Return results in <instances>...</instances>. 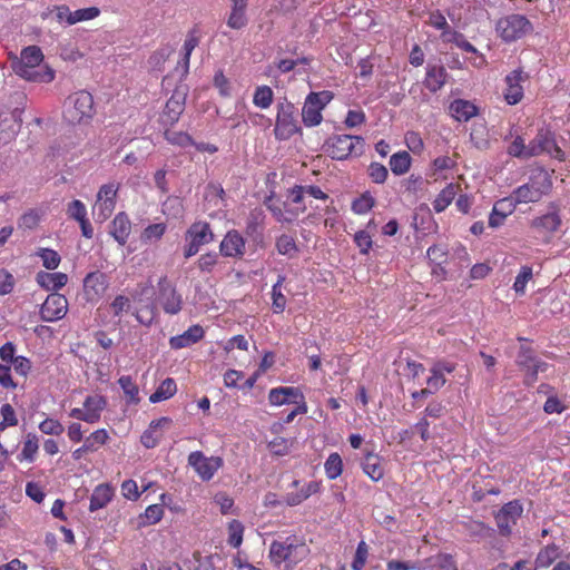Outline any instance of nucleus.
<instances>
[{
  "instance_id": "1",
  "label": "nucleus",
  "mask_w": 570,
  "mask_h": 570,
  "mask_svg": "<svg viewBox=\"0 0 570 570\" xmlns=\"http://www.w3.org/2000/svg\"><path fill=\"white\" fill-rule=\"evenodd\" d=\"M183 296L176 285L165 275L157 282L155 304H148L135 312L136 320L149 326L156 317V305H159L168 315H176L183 309Z\"/></svg>"
},
{
  "instance_id": "2",
  "label": "nucleus",
  "mask_w": 570,
  "mask_h": 570,
  "mask_svg": "<svg viewBox=\"0 0 570 570\" xmlns=\"http://www.w3.org/2000/svg\"><path fill=\"white\" fill-rule=\"evenodd\" d=\"M308 554V546L296 535L274 540L269 546L271 561L276 567H283V570H293Z\"/></svg>"
},
{
  "instance_id": "3",
  "label": "nucleus",
  "mask_w": 570,
  "mask_h": 570,
  "mask_svg": "<svg viewBox=\"0 0 570 570\" xmlns=\"http://www.w3.org/2000/svg\"><path fill=\"white\" fill-rule=\"evenodd\" d=\"M43 53L38 46H29L22 49L20 58L12 61V70L21 78L35 82H50L55 72L48 67H40Z\"/></svg>"
},
{
  "instance_id": "4",
  "label": "nucleus",
  "mask_w": 570,
  "mask_h": 570,
  "mask_svg": "<svg viewBox=\"0 0 570 570\" xmlns=\"http://www.w3.org/2000/svg\"><path fill=\"white\" fill-rule=\"evenodd\" d=\"M63 119L70 125L88 122L94 116V98L89 91L79 90L63 102Z\"/></svg>"
},
{
  "instance_id": "5",
  "label": "nucleus",
  "mask_w": 570,
  "mask_h": 570,
  "mask_svg": "<svg viewBox=\"0 0 570 570\" xmlns=\"http://www.w3.org/2000/svg\"><path fill=\"white\" fill-rule=\"evenodd\" d=\"M495 30L503 41L512 42L530 33L533 30V26L525 16L512 13L500 18Z\"/></svg>"
},
{
  "instance_id": "6",
  "label": "nucleus",
  "mask_w": 570,
  "mask_h": 570,
  "mask_svg": "<svg viewBox=\"0 0 570 570\" xmlns=\"http://www.w3.org/2000/svg\"><path fill=\"white\" fill-rule=\"evenodd\" d=\"M363 145L364 139L360 136L337 135L326 141L325 151L331 158L343 160L352 155H360Z\"/></svg>"
},
{
  "instance_id": "7",
  "label": "nucleus",
  "mask_w": 570,
  "mask_h": 570,
  "mask_svg": "<svg viewBox=\"0 0 570 570\" xmlns=\"http://www.w3.org/2000/svg\"><path fill=\"white\" fill-rule=\"evenodd\" d=\"M334 94L330 90L311 92L307 95L303 109V122L307 127H314L322 122V110L332 101Z\"/></svg>"
},
{
  "instance_id": "8",
  "label": "nucleus",
  "mask_w": 570,
  "mask_h": 570,
  "mask_svg": "<svg viewBox=\"0 0 570 570\" xmlns=\"http://www.w3.org/2000/svg\"><path fill=\"white\" fill-rule=\"evenodd\" d=\"M186 245L184 247V257L186 259L195 256L202 246L214 240V234L207 222L193 223L185 234Z\"/></svg>"
},
{
  "instance_id": "9",
  "label": "nucleus",
  "mask_w": 570,
  "mask_h": 570,
  "mask_svg": "<svg viewBox=\"0 0 570 570\" xmlns=\"http://www.w3.org/2000/svg\"><path fill=\"white\" fill-rule=\"evenodd\" d=\"M108 406V400L102 394H90L86 396L82 407H73L69 412V416L83 421L89 424L98 423L101 420L102 412Z\"/></svg>"
},
{
  "instance_id": "10",
  "label": "nucleus",
  "mask_w": 570,
  "mask_h": 570,
  "mask_svg": "<svg viewBox=\"0 0 570 570\" xmlns=\"http://www.w3.org/2000/svg\"><path fill=\"white\" fill-rule=\"evenodd\" d=\"M299 131L296 109L292 102H282L277 106V116L274 132L276 138L286 140Z\"/></svg>"
},
{
  "instance_id": "11",
  "label": "nucleus",
  "mask_w": 570,
  "mask_h": 570,
  "mask_svg": "<svg viewBox=\"0 0 570 570\" xmlns=\"http://www.w3.org/2000/svg\"><path fill=\"white\" fill-rule=\"evenodd\" d=\"M548 154L558 160H564V151L557 145L554 134L549 129H540L535 137L529 142V153L531 157L541 154Z\"/></svg>"
},
{
  "instance_id": "12",
  "label": "nucleus",
  "mask_w": 570,
  "mask_h": 570,
  "mask_svg": "<svg viewBox=\"0 0 570 570\" xmlns=\"http://www.w3.org/2000/svg\"><path fill=\"white\" fill-rule=\"evenodd\" d=\"M120 184L111 181L100 186L94 209L100 222L107 220L114 213L117 204V196Z\"/></svg>"
},
{
  "instance_id": "13",
  "label": "nucleus",
  "mask_w": 570,
  "mask_h": 570,
  "mask_svg": "<svg viewBox=\"0 0 570 570\" xmlns=\"http://www.w3.org/2000/svg\"><path fill=\"white\" fill-rule=\"evenodd\" d=\"M187 462L205 482L212 480L224 464L220 456H206L202 451L190 452Z\"/></svg>"
},
{
  "instance_id": "14",
  "label": "nucleus",
  "mask_w": 570,
  "mask_h": 570,
  "mask_svg": "<svg viewBox=\"0 0 570 570\" xmlns=\"http://www.w3.org/2000/svg\"><path fill=\"white\" fill-rule=\"evenodd\" d=\"M321 487L322 484L318 481L303 483L299 480H294L291 484L293 490L285 493L283 502L288 507L299 505L311 495L318 493L321 491Z\"/></svg>"
},
{
  "instance_id": "15",
  "label": "nucleus",
  "mask_w": 570,
  "mask_h": 570,
  "mask_svg": "<svg viewBox=\"0 0 570 570\" xmlns=\"http://www.w3.org/2000/svg\"><path fill=\"white\" fill-rule=\"evenodd\" d=\"M68 312V301L62 294L51 293L40 307V317L45 322L62 320Z\"/></svg>"
},
{
  "instance_id": "16",
  "label": "nucleus",
  "mask_w": 570,
  "mask_h": 570,
  "mask_svg": "<svg viewBox=\"0 0 570 570\" xmlns=\"http://www.w3.org/2000/svg\"><path fill=\"white\" fill-rule=\"evenodd\" d=\"M523 508L518 500L505 503L495 514V522L501 535H509L512 531V525L517 524L518 519L521 517Z\"/></svg>"
},
{
  "instance_id": "17",
  "label": "nucleus",
  "mask_w": 570,
  "mask_h": 570,
  "mask_svg": "<svg viewBox=\"0 0 570 570\" xmlns=\"http://www.w3.org/2000/svg\"><path fill=\"white\" fill-rule=\"evenodd\" d=\"M108 286L109 283L106 274L99 271L87 274L83 279V293L86 299L91 303H97L104 297Z\"/></svg>"
},
{
  "instance_id": "18",
  "label": "nucleus",
  "mask_w": 570,
  "mask_h": 570,
  "mask_svg": "<svg viewBox=\"0 0 570 570\" xmlns=\"http://www.w3.org/2000/svg\"><path fill=\"white\" fill-rule=\"evenodd\" d=\"M246 242L236 229L228 230L219 245V252L225 257L240 258L244 256Z\"/></svg>"
},
{
  "instance_id": "19",
  "label": "nucleus",
  "mask_w": 570,
  "mask_h": 570,
  "mask_svg": "<svg viewBox=\"0 0 570 570\" xmlns=\"http://www.w3.org/2000/svg\"><path fill=\"white\" fill-rule=\"evenodd\" d=\"M305 396L298 387L279 386L274 387L268 393V402L271 405L281 406L284 404H297V401Z\"/></svg>"
},
{
  "instance_id": "20",
  "label": "nucleus",
  "mask_w": 570,
  "mask_h": 570,
  "mask_svg": "<svg viewBox=\"0 0 570 570\" xmlns=\"http://www.w3.org/2000/svg\"><path fill=\"white\" fill-rule=\"evenodd\" d=\"M528 76L523 75L522 70H513L505 77L507 89L504 92V99L509 105H517L523 98V88L521 82L524 81Z\"/></svg>"
},
{
  "instance_id": "21",
  "label": "nucleus",
  "mask_w": 570,
  "mask_h": 570,
  "mask_svg": "<svg viewBox=\"0 0 570 570\" xmlns=\"http://www.w3.org/2000/svg\"><path fill=\"white\" fill-rule=\"evenodd\" d=\"M186 95L179 91H174L167 100L164 111L163 121L168 125H174L179 120L180 115L185 109Z\"/></svg>"
},
{
  "instance_id": "22",
  "label": "nucleus",
  "mask_w": 570,
  "mask_h": 570,
  "mask_svg": "<svg viewBox=\"0 0 570 570\" xmlns=\"http://www.w3.org/2000/svg\"><path fill=\"white\" fill-rule=\"evenodd\" d=\"M205 335L204 328L200 325H193L183 334L169 338V346L173 350H180L189 347L199 342Z\"/></svg>"
},
{
  "instance_id": "23",
  "label": "nucleus",
  "mask_w": 570,
  "mask_h": 570,
  "mask_svg": "<svg viewBox=\"0 0 570 570\" xmlns=\"http://www.w3.org/2000/svg\"><path fill=\"white\" fill-rule=\"evenodd\" d=\"M361 466L363 472L374 482L384 478L383 458L376 453L367 452L361 462Z\"/></svg>"
},
{
  "instance_id": "24",
  "label": "nucleus",
  "mask_w": 570,
  "mask_h": 570,
  "mask_svg": "<svg viewBox=\"0 0 570 570\" xmlns=\"http://www.w3.org/2000/svg\"><path fill=\"white\" fill-rule=\"evenodd\" d=\"M131 233V222L126 213H118L111 222L110 225V235L115 238V240L124 246Z\"/></svg>"
},
{
  "instance_id": "25",
  "label": "nucleus",
  "mask_w": 570,
  "mask_h": 570,
  "mask_svg": "<svg viewBox=\"0 0 570 570\" xmlns=\"http://www.w3.org/2000/svg\"><path fill=\"white\" fill-rule=\"evenodd\" d=\"M115 489L109 483L98 484L90 497L89 511L95 512L104 509L112 500Z\"/></svg>"
},
{
  "instance_id": "26",
  "label": "nucleus",
  "mask_w": 570,
  "mask_h": 570,
  "mask_svg": "<svg viewBox=\"0 0 570 570\" xmlns=\"http://www.w3.org/2000/svg\"><path fill=\"white\" fill-rule=\"evenodd\" d=\"M171 419L168 416H161L157 420H153L146 431L140 436V442L146 449H154L158 445L161 438L157 434V430L171 424Z\"/></svg>"
},
{
  "instance_id": "27",
  "label": "nucleus",
  "mask_w": 570,
  "mask_h": 570,
  "mask_svg": "<svg viewBox=\"0 0 570 570\" xmlns=\"http://www.w3.org/2000/svg\"><path fill=\"white\" fill-rule=\"evenodd\" d=\"M36 282L46 291H58L68 283V275L61 272L48 273L40 271L36 275Z\"/></svg>"
},
{
  "instance_id": "28",
  "label": "nucleus",
  "mask_w": 570,
  "mask_h": 570,
  "mask_svg": "<svg viewBox=\"0 0 570 570\" xmlns=\"http://www.w3.org/2000/svg\"><path fill=\"white\" fill-rule=\"evenodd\" d=\"M470 141L479 150L490 147L489 130L483 119H475L471 125Z\"/></svg>"
},
{
  "instance_id": "29",
  "label": "nucleus",
  "mask_w": 570,
  "mask_h": 570,
  "mask_svg": "<svg viewBox=\"0 0 570 570\" xmlns=\"http://www.w3.org/2000/svg\"><path fill=\"white\" fill-rule=\"evenodd\" d=\"M428 23L442 31L441 37L444 41H458L456 33L451 30L445 17L439 10L430 13ZM456 43L461 46L459 42Z\"/></svg>"
},
{
  "instance_id": "30",
  "label": "nucleus",
  "mask_w": 570,
  "mask_h": 570,
  "mask_svg": "<svg viewBox=\"0 0 570 570\" xmlns=\"http://www.w3.org/2000/svg\"><path fill=\"white\" fill-rule=\"evenodd\" d=\"M561 225V218L557 213H548L532 220L531 226L540 233H553Z\"/></svg>"
},
{
  "instance_id": "31",
  "label": "nucleus",
  "mask_w": 570,
  "mask_h": 570,
  "mask_svg": "<svg viewBox=\"0 0 570 570\" xmlns=\"http://www.w3.org/2000/svg\"><path fill=\"white\" fill-rule=\"evenodd\" d=\"M177 393L176 381L171 377L164 380L156 391L149 396L150 403H159L171 399Z\"/></svg>"
},
{
  "instance_id": "32",
  "label": "nucleus",
  "mask_w": 570,
  "mask_h": 570,
  "mask_svg": "<svg viewBox=\"0 0 570 570\" xmlns=\"http://www.w3.org/2000/svg\"><path fill=\"white\" fill-rule=\"evenodd\" d=\"M164 517V508L161 504H150L145 512L139 514L137 519V528H145L158 523Z\"/></svg>"
},
{
  "instance_id": "33",
  "label": "nucleus",
  "mask_w": 570,
  "mask_h": 570,
  "mask_svg": "<svg viewBox=\"0 0 570 570\" xmlns=\"http://www.w3.org/2000/svg\"><path fill=\"white\" fill-rule=\"evenodd\" d=\"M118 384L121 387L128 404L137 405L140 402L139 387L130 375L120 376L118 379Z\"/></svg>"
},
{
  "instance_id": "34",
  "label": "nucleus",
  "mask_w": 570,
  "mask_h": 570,
  "mask_svg": "<svg viewBox=\"0 0 570 570\" xmlns=\"http://www.w3.org/2000/svg\"><path fill=\"white\" fill-rule=\"evenodd\" d=\"M445 77L446 71L443 67L429 68L424 79V85L430 91L436 92L444 85Z\"/></svg>"
},
{
  "instance_id": "35",
  "label": "nucleus",
  "mask_w": 570,
  "mask_h": 570,
  "mask_svg": "<svg viewBox=\"0 0 570 570\" xmlns=\"http://www.w3.org/2000/svg\"><path fill=\"white\" fill-rule=\"evenodd\" d=\"M412 164L411 156L407 151H399L391 156L390 168L396 176L406 174Z\"/></svg>"
},
{
  "instance_id": "36",
  "label": "nucleus",
  "mask_w": 570,
  "mask_h": 570,
  "mask_svg": "<svg viewBox=\"0 0 570 570\" xmlns=\"http://www.w3.org/2000/svg\"><path fill=\"white\" fill-rule=\"evenodd\" d=\"M285 279L284 275H278L277 282L272 287V308L276 314L283 313L286 307L287 299L282 292V285Z\"/></svg>"
},
{
  "instance_id": "37",
  "label": "nucleus",
  "mask_w": 570,
  "mask_h": 570,
  "mask_svg": "<svg viewBox=\"0 0 570 570\" xmlns=\"http://www.w3.org/2000/svg\"><path fill=\"white\" fill-rule=\"evenodd\" d=\"M459 185L449 184L441 193L436 196L433 202V208L435 212H443L454 199Z\"/></svg>"
},
{
  "instance_id": "38",
  "label": "nucleus",
  "mask_w": 570,
  "mask_h": 570,
  "mask_svg": "<svg viewBox=\"0 0 570 570\" xmlns=\"http://www.w3.org/2000/svg\"><path fill=\"white\" fill-rule=\"evenodd\" d=\"M39 449V441L36 434L29 433L26 436V440L23 442L22 450L20 454L18 455V460L20 462L28 461L33 462L36 460V454Z\"/></svg>"
},
{
  "instance_id": "39",
  "label": "nucleus",
  "mask_w": 570,
  "mask_h": 570,
  "mask_svg": "<svg viewBox=\"0 0 570 570\" xmlns=\"http://www.w3.org/2000/svg\"><path fill=\"white\" fill-rule=\"evenodd\" d=\"M422 570H456V566L451 556L438 554L428 559Z\"/></svg>"
},
{
  "instance_id": "40",
  "label": "nucleus",
  "mask_w": 570,
  "mask_h": 570,
  "mask_svg": "<svg viewBox=\"0 0 570 570\" xmlns=\"http://www.w3.org/2000/svg\"><path fill=\"white\" fill-rule=\"evenodd\" d=\"M528 184L531 187L533 186V188L540 193V197L548 194L552 186L549 174L542 169L532 174Z\"/></svg>"
},
{
  "instance_id": "41",
  "label": "nucleus",
  "mask_w": 570,
  "mask_h": 570,
  "mask_svg": "<svg viewBox=\"0 0 570 570\" xmlns=\"http://www.w3.org/2000/svg\"><path fill=\"white\" fill-rule=\"evenodd\" d=\"M274 100V92L269 86H258L253 95V104L261 108L267 109L272 106Z\"/></svg>"
},
{
  "instance_id": "42",
  "label": "nucleus",
  "mask_w": 570,
  "mask_h": 570,
  "mask_svg": "<svg viewBox=\"0 0 570 570\" xmlns=\"http://www.w3.org/2000/svg\"><path fill=\"white\" fill-rule=\"evenodd\" d=\"M286 205L283 207L281 205H269L268 209L272 212L273 216L281 223H291L293 222L299 213L305 212L306 207L302 206L297 208V210L285 209Z\"/></svg>"
},
{
  "instance_id": "43",
  "label": "nucleus",
  "mask_w": 570,
  "mask_h": 570,
  "mask_svg": "<svg viewBox=\"0 0 570 570\" xmlns=\"http://www.w3.org/2000/svg\"><path fill=\"white\" fill-rule=\"evenodd\" d=\"M324 470L330 480L337 479L343 472V461L341 455L336 452L331 453L324 463Z\"/></svg>"
},
{
  "instance_id": "44",
  "label": "nucleus",
  "mask_w": 570,
  "mask_h": 570,
  "mask_svg": "<svg viewBox=\"0 0 570 570\" xmlns=\"http://www.w3.org/2000/svg\"><path fill=\"white\" fill-rule=\"evenodd\" d=\"M276 249L278 254L293 257L298 253L295 238L291 235L283 234L276 239Z\"/></svg>"
},
{
  "instance_id": "45",
  "label": "nucleus",
  "mask_w": 570,
  "mask_h": 570,
  "mask_svg": "<svg viewBox=\"0 0 570 570\" xmlns=\"http://www.w3.org/2000/svg\"><path fill=\"white\" fill-rule=\"evenodd\" d=\"M109 434L106 429H98L90 433L86 440V449H88L90 452H96L100 446H104L109 441Z\"/></svg>"
},
{
  "instance_id": "46",
  "label": "nucleus",
  "mask_w": 570,
  "mask_h": 570,
  "mask_svg": "<svg viewBox=\"0 0 570 570\" xmlns=\"http://www.w3.org/2000/svg\"><path fill=\"white\" fill-rule=\"evenodd\" d=\"M513 197L515 199L517 203H537L539 202L542 197H540V193H538L535 190V188H533V186H529V184H524L520 187H518L514 191H513Z\"/></svg>"
},
{
  "instance_id": "47",
  "label": "nucleus",
  "mask_w": 570,
  "mask_h": 570,
  "mask_svg": "<svg viewBox=\"0 0 570 570\" xmlns=\"http://www.w3.org/2000/svg\"><path fill=\"white\" fill-rule=\"evenodd\" d=\"M199 43V35L197 29H191L185 39L183 49H184V57H183V63L185 67V71H188L189 68V60L193 50L198 46Z\"/></svg>"
},
{
  "instance_id": "48",
  "label": "nucleus",
  "mask_w": 570,
  "mask_h": 570,
  "mask_svg": "<svg viewBox=\"0 0 570 570\" xmlns=\"http://www.w3.org/2000/svg\"><path fill=\"white\" fill-rule=\"evenodd\" d=\"M374 197L368 191H365L353 200L352 210L357 215H363L368 213L374 207Z\"/></svg>"
},
{
  "instance_id": "49",
  "label": "nucleus",
  "mask_w": 570,
  "mask_h": 570,
  "mask_svg": "<svg viewBox=\"0 0 570 570\" xmlns=\"http://www.w3.org/2000/svg\"><path fill=\"white\" fill-rule=\"evenodd\" d=\"M559 557V547L556 544H549L542 549L535 559L538 567L547 568Z\"/></svg>"
},
{
  "instance_id": "50",
  "label": "nucleus",
  "mask_w": 570,
  "mask_h": 570,
  "mask_svg": "<svg viewBox=\"0 0 570 570\" xmlns=\"http://www.w3.org/2000/svg\"><path fill=\"white\" fill-rule=\"evenodd\" d=\"M37 256L41 258L42 265L47 269H56L61 262L58 252L51 248H39Z\"/></svg>"
},
{
  "instance_id": "51",
  "label": "nucleus",
  "mask_w": 570,
  "mask_h": 570,
  "mask_svg": "<svg viewBox=\"0 0 570 570\" xmlns=\"http://www.w3.org/2000/svg\"><path fill=\"white\" fill-rule=\"evenodd\" d=\"M167 226L164 223L148 225L141 233L140 239L144 243L159 240L165 235Z\"/></svg>"
},
{
  "instance_id": "52",
  "label": "nucleus",
  "mask_w": 570,
  "mask_h": 570,
  "mask_svg": "<svg viewBox=\"0 0 570 570\" xmlns=\"http://www.w3.org/2000/svg\"><path fill=\"white\" fill-rule=\"evenodd\" d=\"M244 525L240 521L234 519L228 523V544L238 548L243 542Z\"/></svg>"
},
{
  "instance_id": "53",
  "label": "nucleus",
  "mask_w": 570,
  "mask_h": 570,
  "mask_svg": "<svg viewBox=\"0 0 570 570\" xmlns=\"http://www.w3.org/2000/svg\"><path fill=\"white\" fill-rule=\"evenodd\" d=\"M548 368V363L538 360L534 362L531 366L525 367V370H522L524 372V379L523 383L527 386H532L538 381V373L544 372Z\"/></svg>"
},
{
  "instance_id": "54",
  "label": "nucleus",
  "mask_w": 570,
  "mask_h": 570,
  "mask_svg": "<svg viewBox=\"0 0 570 570\" xmlns=\"http://www.w3.org/2000/svg\"><path fill=\"white\" fill-rule=\"evenodd\" d=\"M443 371H446L450 373V372H452V367L436 365L432 370V375L426 379V384L432 392L438 391L440 387H442L445 384Z\"/></svg>"
},
{
  "instance_id": "55",
  "label": "nucleus",
  "mask_w": 570,
  "mask_h": 570,
  "mask_svg": "<svg viewBox=\"0 0 570 570\" xmlns=\"http://www.w3.org/2000/svg\"><path fill=\"white\" fill-rule=\"evenodd\" d=\"M292 443L293 442L286 438L276 436L268 442L267 449L274 455L284 456L288 454Z\"/></svg>"
},
{
  "instance_id": "56",
  "label": "nucleus",
  "mask_w": 570,
  "mask_h": 570,
  "mask_svg": "<svg viewBox=\"0 0 570 570\" xmlns=\"http://www.w3.org/2000/svg\"><path fill=\"white\" fill-rule=\"evenodd\" d=\"M367 175L372 183L384 184L389 176L387 168L377 161H372L367 167Z\"/></svg>"
},
{
  "instance_id": "57",
  "label": "nucleus",
  "mask_w": 570,
  "mask_h": 570,
  "mask_svg": "<svg viewBox=\"0 0 570 570\" xmlns=\"http://www.w3.org/2000/svg\"><path fill=\"white\" fill-rule=\"evenodd\" d=\"M353 240L362 255H367L373 247V239L370 230L356 232Z\"/></svg>"
},
{
  "instance_id": "58",
  "label": "nucleus",
  "mask_w": 570,
  "mask_h": 570,
  "mask_svg": "<svg viewBox=\"0 0 570 570\" xmlns=\"http://www.w3.org/2000/svg\"><path fill=\"white\" fill-rule=\"evenodd\" d=\"M164 135H165V139L169 144L175 145V146L188 147V146H191V144H194V139L191 138V136L184 131L166 130Z\"/></svg>"
},
{
  "instance_id": "59",
  "label": "nucleus",
  "mask_w": 570,
  "mask_h": 570,
  "mask_svg": "<svg viewBox=\"0 0 570 570\" xmlns=\"http://www.w3.org/2000/svg\"><path fill=\"white\" fill-rule=\"evenodd\" d=\"M0 413L2 416V420L0 421V431H3L10 426H16L18 424L16 411L11 404H9V403L2 404V406L0 409Z\"/></svg>"
},
{
  "instance_id": "60",
  "label": "nucleus",
  "mask_w": 570,
  "mask_h": 570,
  "mask_svg": "<svg viewBox=\"0 0 570 570\" xmlns=\"http://www.w3.org/2000/svg\"><path fill=\"white\" fill-rule=\"evenodd\" d=\"M539 358L535 356L534 351L528 346H521L517 356V365L519 368L525 370V367L531 366Z\"/></svg>"
},
{
  "instance_id": "61",
  "label": "nucleus",
  "mask_w": 570,
  "mask_h": 570,
  "mask_svg": "<svg viewBox=\"0 0 570 570\" xmlns=\"http://www.w3.org/2000/svg\"><path fill=\"white\" fill-rule=\"evenodd\" d=\"M528 153L529 145H525L523 138L520 136H517L515 139L508 147V154L517 158H531V156L528 155Z\"/></svg>"
},
{
  "instance_id": "62",
  "label": "nucleus",
  "mask_w": 570,
  "mask_h": 570,
  "mask_svg": "<svg viewBox=\"0 0 570 570\" xmlns=\"http://www.w3.org/2000/svg\"><path fill=\"white\" fill-rule=\"evenodd\" d=\"M99 14H100V9L98 7H88V8L78 9V10L72 11L71 22H72V24H76L78 22L94 20L97 17H99Z\"/></svg>"
},
{
  "instance_id": "63",
  "label": "nucleus",
  "mask_w": 570,
  "mask_h": 570,
  "mask_svg": "<svg viewBox=\"0 0 570 570\" xmlns=\"http://www.w3.org/2000/svg\"><path fill=\"white\" fill-rule=\"evenodd\" d=\"M217 263L218 254L214 252H208L206 254L200 255V257L197 261V267L203 273H212Z\"/></svg>"
},
{
  "instance_id": "64",
  "label": "nucleus",
  "mask_w": 570,
  "mask_h": 570,
  "mask_svg": "<svg viewBox=\"0 0 570 570\" xmlns=\"http://www.w3.org/2000/svg\"><path fill=\"white\" fill-rule=\"evenodd\" d=\"M39 430L49 435H60L63 433V425L56 419L47 417L39 423Z\"/></svg>"
}]
</instances>
